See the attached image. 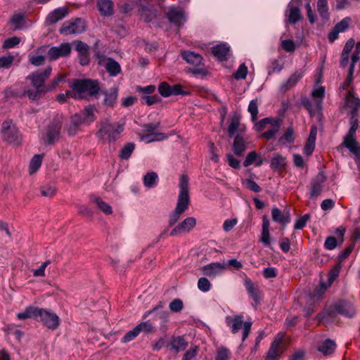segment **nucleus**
I'll use <instances>...</instances> for the list:
<instances>
[{
  "mask_svg": "<svg viewBox=\"0 0 360 360\" xmlns=\"http://www.w3.org/2000/svg\"><path fill=\"white\" fill-rule=\"evenodd\" d=\"M167 15L169 22L174 23L178 27H180L186 20L183 11L177 8H172Z\"/></svg>",
  "mask_w": 360,
  "mask_h": 360,
  "instance_id": "20",
  "label": "nucleus"
},
{
  "mask_svg": "<svg viewBox=\"0 0 360 360\" xmlns=\"http://www.w3.org/2000/svg\"><path fill=\"white\" fill-rule=\"evenodd\" d=\"M286 165L285 158L278 153L274 154L271 161V167L274 171L281 172Z\"/></svg>",
  "mask_w": 360,
  "mask_h": 360,
  "instance_id": "29",
  "label": "nucleus"
},
{
  "mask_svg": "<svg viewBox=\"0 0 360 360\" xmlns=\"http://www.w3.org/2000/svg\"><path fill=\"white\" fill-rule=\"evenodd\" d=\"M226 321L233 334L237 333L240 329L243 330L242 341L244 342L250 333L252 322H244L243 316L240 315L233 317L228 316Z\"/></svg>",
  "mask_w": 360,
  "mask_h": 360,
  "instance_id": "9",
  "label": "nucleus"
},
{
  "mask_svg": "<svg viewBox=\"0 0 360 360\" xmlns=\"http://www.w3.org/2000/svg\"><path fill=\"white\" fill-rule=\"evenodd\" d=\"M61 124L60 122H53L49 126L47 131V143L52 144L60 138Z\"/></svg>",
  "mask_w": 360,
  "mask_h": 360,
  "instance_id": "24",
  "label": "nucleus"
},
{
  "mask_svg": "<svg viewBox=\"0 0 360 360\" xmlns=\"http://www.w3.org/2000/svg\"><path fill=\"white\" fill-rule=\"evenodd\" d=\"M354 90V87L351 86L345 96L346 105L351 108V115H358V111L360 108V99L355 96Z\"/></svg>",
  "mask_w": 360,
  "mask_h": 360,
  "instance_id": "18",
  "label": "nucleus"
},
{
  "mask_svg": "<svg viewBox=\"0 0 360 360\" xmlns=\"http://www.w3.org/2000/svg\"><path fill=\"white\" fill-rule=\"evenodd\" d=\"M243 184L248 189L255 193H259L262 191V188L255 181L252 179H245L243 181Z\"/></svg>",
  "mask_w": 360,
  "mask_h": 360,
  "instance_id": "60",
  "label": "nucleus"
},
{
  "mask_svg": "<svg viewBox=\"0 0 360 360\" xmlns=\"http://www.w3.org/2000/svg\"><path fill=\"white\" fill-rule=\"evenodd\" d=\"M1 134L3 141L8 144L19 146L22 143V136L11 120H5L2 123Z\"/></svg>",
  "mask_w": 360,
  "mask_h": 360,
  "instance_id": "5",
  "label": "nucleus"
},
{
  "mask_svg": "<svg viewBox=\"0 0 360 360\" xmlns=\"http://www.w3.org/2000/svg\"><path fill=\"white\" fill-rule=\"evenodd\" d=\"M199 351L198 346L191 347L184 354L182 360H192L193 359Z\"/></svg>",
  "mask_w": 360,
  "mask_h": 360,
  "instance_id": "58",
  "label": "nucleus"
},
{
  "mask_svg": "<svg viewBox=\"0 0 360 360\" xmlns=\"http://www.w3.org/2000/svg\"><path fill=\"white\" fill-rule=\"evenodd\" d=\"M14 56L12 55H8L6 56H2L0 58V68H9L13 61H14Z\"/></svg>",
  "mask_w": 360,
  "mask_h": 360,
  "instance_id": "57",
  "label": "nucleus"
},
{
  "mask_svg": "<svg viewBox=\"0 0 360 360\" xmlns=\"http://www.w3.org/2000/svg\"><path fill=\"white\" fill-rule=\"evenodd\" d=\"M71 47L69 43L61 44L59 46L51 47L47 56L51 60H55L60 57H65L70 55Z\"/></svg>",
  "mask_w": 360,
  "mask_h": 360,
  "instance_id": "17",
  "label": "nucleus"
},
{
  "mask_svg": "<svg viewBox=\"0 0 360 360\" xmlns=\"http://www.w3.org/2000/svg\"><path fill=\"white\" fill-rule=\"evenodd\" d=\"M85 30L84 22L81 19H76L73 22H65L60 30L64 34H79Z\"/></svg>",
  "mask_w": 360,
  "mask_h": 360,
  "instance_id": "13",
  "label": "nucleus"
},
{
  "mask_svg": "<svg viewBox=\"0 0 360 360\" xmlns=\"http://www.w3.org/2000/svg\"><path fill=\"white\" fill-rule=\"evenodd\" d=\"M195 219L193 217H188L172 230L170 236H176L182 233H188L195 226Z\"/></svg>",
  "mask_w": 360,
  "mask_h": 360,
  "instance_id": "16",
  "label": "nucleus"
},
{
  "mask_svg": "<svg viewBox=\"0 0 360 360\" xmlns=\"http://www.w3.org/2000/svg\"><path fill=\"white\" fill-rule=\"evenodd\" d=\"M351 21H352V20L349 17H346V18H343L340 22L337 23L334 27L339 32H343L349 27V24L351 23Z\"/></svg>",
  "mask_w": 360,
  "mask_h": 360,
  "instance_id": "55",
  "label": "nucleus"
},
{
  "mask_svg": "<svg viewBox=\"0 0 360 360\" xmlns=\"http://www.w3.org/2000/svg\"><path fill=\"white\" fill-rule=\"evenodd\" d=\"M272 219L274 221L282 224H286L290 222L289 214H285L278 208L274 207L271 211Z\"/></svg>",
  "mask_w": 360,
  "mask_h": 360,
  "instance_id": "33",
  "label": "nucleus"
},
{
  "mask_svg": "<svg viewBox=\"0 0 360 360\" xmlns=\"http://www.w3.org/2000/svg\"><path fill=\"white\" fill-rule=\"evenodd\" d=\"M255 163V166L259 167L263 164V160L255 151L250 152L243 162L245 167H248Z\"/></svg>",
  "mask_w": 360,
  "mask_h": 360,
  "instance_id": "32",
  "label": "nucleus"
},
{
  "mask_svg": "<svg viewBox=\"0 0 360 360\" xmlns=\"http://www.w3.org/2000/svg\"><path fill=\"white\" fill-rule=\"evenodd\" d=\"M143 103H145L148 105H152L160 101V97L158 95L153 96H142L141 98Z\"/></svg>",
  "mask_w": 360,
  "mask_h": 360,
  "instance_id": "59",
  "label": "nucleus"
},
{
  "mask_svg": "<svg viewBox=\"0 0 360 360\" xmlns=\"http://www.w3.org/2000/svg\"><path fill=\"white\" fill-rule=\"evenodd\" d=\"M160 123L157 124H148L143 126V131L145 133L143 136H141V139L142 140L147 139H149L150 136L155 132L156 129L159 127Z\"/></svg>",
  "mask_w": 360,
  "mask_h": 360,
  "instance_id": "45",
  "label": "nucleus"
},
{
  "mask_svg": "<svg viewBox=\"0 0 360 360\" xmlns=\"http://www.w3.org/2000/svg\"><path fill=\"white\" fill-rule=\"evenodd\" d=\"M248 111L251 114L252 120L256 121L258 114V103L257 100H252L248 106Z\"/></svg>",
  "mask_w": 360,
  "mask_h": 360,
  "instance_id": "52",
  "label": "nucleus"
},
{
  "mask_svg": "<svg viewBox=\"0 0 360 360\" xmlns=\"http://www.w3.org/2000/svg\"><path fill=\"white\" fill-rule=\"evenodd\" d=\"M105 68L109 75L112 77H115L121 72V67L119 63L111 58L107 59Z\"/></svg>",
  "mask_w": 360,
  "mask_h": 360,
  "instance_id": "31",
  "label": "nucleus"
},
{
  "mask_svg": "<svg viewBox=\"0 0 360 360\" xmlns=\"http://www.w3.org/2000/svg\"><path fill=\"white\" fill-rule=\"evenodd\" d=\"M97 6L101 15L103 16L113 14L114 4L111 0H98Z\"/></svg>",
  "mask_w": 360,
  "mask_h": 360,
  "instance_id": "26",
  "label": "nucleus"
},
{
  "mask_svg": "<svg viewBox=\"0 0 360 360\" xmlns=\"http://www.w3.org/2000/svg\"><path fill=\"white\" fill-rule=\"evenodd\" d=\"M24 15L20 13H17L13 15L11 19V23L14 25V30H18L22 27L23 24Z\"/></svg>",
  "mask_w": 360,
  "mask_h": 360,
  "instance_id": "54",
  "label": "nucleus"
},
{
  "mask_svg": "<svg viewBox=\"0 0 360 360\" xmlns=\"http://www.w3.org/2000/svg\"><path fill=\"white\" fill-rule=\"evenodd\" d=\"M158 174L155 172L147 173L143 179V184L147 188H153L155 186L158 180Z\"/></svg>",
  "mask_w": 360,
  "mask_h": 360,
  "instance_id": "44",
  "label": "nucleus"
},
{
  "mask_svg": "<svg viewBox=\"0 0 360 360\" xmlns=\"http://www.w3.org/2000/svg\"><path fill=\"white\" fill-rule=\"evenodd\" d=\"M310 219V215L307 214L301 217H300L295 222L294 229L297 230L302 229L305 226L307 222Z\"/></svg>",
  "mask_w": 360,
  "mask_h": 360,
  "instance_id": "62",
  "label": "nucleus"
},
{
  "mask_svg": "<svg viewBox=\"0 0 360 360\" xmlns=\"http://www.w3.org/2000/svg\"><path fill=\"white\" fill-rule=\"evenodd\" d=\"M70 87L81 96L79 99L97 97L101 89L98 82L91 79H76Z\"/></svg>",
  "mask_w": 360,
  "mask_h": 360,
  "instance_id": "4",
  "label": "nucleus"
},
{
  "mask_svg": "<svg viewBox=\"0 0 360 360\" xmlns=\"http://www.w3.org/2000/svg\"><path fill=\"white\" fill-rule=\"evenodd\" d=\"M83 123H86L83 119L82 115L75 114L71 117V127L70 130L74 131V133L77 130L78 127L82 124Z\"/></svg>",
  "mask_w": 360,
  "mask_h": 360,
  "instance_id": "48",
  "label": "nucleus"
},
{
  "mask_svg": "<svg viewBox=\"0 0 360 360\" xmlns=\"http://www.w3.org/2000/svg\"><path fill=\"white\" fill-rule=\"evenodd\" d=\"M316 134L317 128L316 126H312L311 127L309 136L304 147V153L307 156L311 155L314 150Z\"/></svg>",
  "mask_w": 360,
  "mask_h": 360,
  "instance_id": "22",
  "label": "nucleus"
},
{
  "mask_svg": "<svg viewBox=\"0 0 360 360\" xmlns=\"http://www.w3.org/2000/svg\"><path fill=\"white\" fill-rule=\"evenodd\" d=\"M230 51L229 46L226 44H220L212 48V54L219 60H227V55Z\"/></svg>",
  "mask_w": 360,
  "mask_h": 360,
  "instance_id": "25",
  "label": "nucleus"
},
{
  "mask_svg": "<svg viewBox=\"0 0 360 360\" xmlns=\"http://www.w3.org/2000/svg\"><path fill=\"white\" fill-rule=\"evenodd\" d=\"M288 21L290 24H295L302 19V14L300 8L294 6V2L291 1L288 6Z\"/></svg>",
  "mask_w": 360,
  "mask_h": 360,
  "instance_id": "27",
  "label": "nucleus"
},
{
  "mask_svg": "<svg viewBox=\"0 0 360 360\" xmlns=\"http://www.w3.org/2000/svg\"><path fill=\"white\" fill-rule=\"evenodd\" d=\"M139 335V329L135 327L133 330L127 332L122 338V342L127 343L134 340Z\"/></svg>",
  "mask_w": 360,
  "mask_h": 360,
  "instance_id": "56",
  "label": "nucleus"
},
{
  "mask_svg": "<svg viewBox=\"0 0 360 360\" xmlns=\"http://www.w3.org/2000/svg\"><path fill=\"white\" fill-rule=\"evenodd\" d=\"M139 329V333L143 332L150 333L155 331L153 326L148 321L141 322L136 326Z\"/></svg>",
  "mask_w": 360,
  "mask_h": 360,
  "instance_id": "51",
  "label": "nucleus"
},
{
  "mask_svg": "<svg viewBox=\"0 0 360 360\" xmlns=\"http://www.w3.org/2000/svg\"><path fill=\"white\" fill-rule=\"evenodd\" d=\"M38 319L44 326L51 330L56 329L60 325L59 317L55 313L44 309L39 308Z\"/></svg>",
  "mask_w": 360,
  "mask_h": 360,
  "instance_id": "12",
  "label": "nucleus"
},
{
  "mask_svg": "<svg viewBox=\"0 0 360 360\" xmlns=\"http://www.w3.org/2000/svg\"><path fill=\"white\" fill-rule=\"evenodd\" d=\"M188 346V342L183 336H173L168 347L169 349L178 354L181 350H184Z\"/></svg>",
  "mask_w": 360,
  "mask_h": 360,
  "instance_id": "23",
  "label": "nucleus"
},
{
  "mask_svg": "<svg viewBox=\"0 0 360 360\" xmlns=\"http://www.w3.org/2000/svg\"><path fill=\"white\" fill-rule=\"evenodd\" d=\"M124 130V125L120 123H111L108 121L101 124V128L96 135L102 139H106L109 143L115 142Z\"/></svg>",
  "mask_w": 360,
  "mask_h": 360,
  "instance_id": "7",
  "label": "nucleus"
},
{
  "mask_svg": "<svg viewBox=\"0 0 360 360\" xmlns=\"http://www.w3.org/2000/svg\"><path fill=\"white\" fill-rule=\"evenodd\" d=\"M282 124L280 118L266 117L255 124V129L257 131H262L267 125L271 126V129L263 132L261 137L270 140L273 139L278 133Z\"/></svg>",
  "mask_w": 360,
  "mask_h": 360,
  "instance_id": "8",
  "label": "nucleus"
},
{
  "mask_svg": "<svg viewBox=\"0 0 360 360\" xmlns=\"http://www.w3.org/2000/svg\"><path fill=\"white\" fill-rule=\"evenodd\" d=\"M43 155H35L31 160L29 167L30 174L35 173L41 165Z\"/></svg>",
  "mask_w": 360,
  "mask_h": 360,
  "instance_id": "43",
  "label": "nucleus"
},
{
  "mask_svg": "<svg viewBox=\"0 0 360 360\" xmlns=\"http://www.w3.org/2000/svg\"><path fill=\"white\" fill-rule=\"evenodd\" d=\"M66 77L65 74H58L56 77H54L49 84H47L48 91H51L56 88L58 84L63 81Z\"/></svg>",
  "mask_w": 360,
  "mask_h": 360,
  "instance_id": "49",
  "label": "nucleus"
},
{
  "mask_svg": "<svg viewBox=\"0 0 360 360\" xmlns=\"http://www.w3.org/2000/svg\"><path fill=\"white\" fill-rule=\"evenodd\" d=\"M349 122L351 127L344 138L343 145L348 148L352 153L360 158V146H359L356 140V131L359 127L357 115H351Z\"/></svg>",
  "mask_w": 360,
  "mask_h": 360,
  "instance_id": "6",
  "label": "nucleus"
},
{
  "mask_svg": "<svg viewBox=\"0 0 360 360\" xmlns=\"http://www.w3.org/2000/svg\"><path fill=\"white\" fill-rule=\"evenodd\" d=\"M179 187V194L176 206L169 217V225L170 226L174 225L179 221L181 214L188 209L191 202L188 192V178L187 175L183 174L180 176Z\"/></svg>",
  "mask_w": 360,
  "mask_h": 360,
  "instance_id": "2",
  "label": "nucleus"
},
{
  "mask_svg": "<svg viewBox=\"0 0 360 360\" xmlns=\"http://www.w3.org/2000/svg\"><path fill=\"white\" fill-rule=\"evenodd\" d=\"M230 352L225 347L219 348L217 351L216 360H229Z\"/></svg>",
  "mask_w": 360,
  "mask_h": 360,
  "instance_id": "64",
  "label": "nucleus"
},
{
  "mask_svg": "<svg viewBox=\"0 0 360 360\" xmlns=\"http://www.w3.org/2000/svg\"><path fill=\"white\" fill-rule=\"evenodd\" d=\"M104 95L103 104L110 108H114L117 101L118 88L113 87L109 90L102 91Z\"/></svg>",
  "mask_w": 360,
  "mask_h": 360,
  "instance_id": "19",
  "label": "nucleus"
},
{
  "mask_svg": "<svg viewBox=\"0 0 360 360\" xmlns=\"http://www.w3.org/2000/svg\"><path fill=\"white\" fill-rule=\"evenodd\" d=\"M141 18L144 21L149 22L157 17V10L152 7L143 6L140 11Z\"/></svg>",
  "mask_w": 360,
  "mask_h": 360,
  "instance_id": "34",
  "label": "nucleus"
},
{
  "mask_svg": "<svg viewBox=\"0 0 360 360\" xmlns=\"http://www.w3.org/2000/svg\"><path fill=\"white\" fill-rule=\"evenodd\" d=\"M82 115L84 122L87 124L91 123L96 120L94 108L91 105L84 108Z\"/></svg>",
  "mask_w": 360,
  "mask_h": 360,
  "instance_id": "47",
  "label": "nucleus"
},
{
  "mask_svg": "<svg viewBox=\"0 0 360 360\" xmlns=\"http://www.w3.org/2000/svg\"><path fill=\"white\" fill-rule=\"evenodd\" d=\"M245 286L248 292L252 297L255 302H257L259 298V291L253 282L250 278H246L245 280Z\"/></svg>",
  "mask_w": 360,
  "mask_h": 360,
  "instance_id": "39",
  "label": "nucleus"
},
{
  "mask_svg": "<svg viewBox=\"0 0 360 360\" xmlns=\"http://www.w3.org/2000/svg\"><path fill=\"white\" fill-rule=\"evenodd\" d=\"M171 86L169 85L167 82H162L158 86L159 93L163 97H168L171 96Z\"/></svg>",
  "mask_w": 360,
  "mask_h": 360,
  "instance_id": "61",
  "label": "nucleus"
},
{
  "mask_svg": "<svg viewBox=\"0 0 360 360\" xmlns=\"http://www.w3.org/2000/svg\"><path fill=\"white\" fill-rule=\"evenodd\" d=\"M91 201L95 202L99 210H101L105 214L109 215L112 214V207L103 201L100 197H91Z\"/></svg>",
  "mask_w": 360,
  "mask_h": 360,
  "instance_id": "36",
  "label": "nucleus"
},
{
  "mask_svg": "<svg viewBox=\"0 0 360 360\" xmlns=\"http://www.w3.org/2000/svg\"><path fill=\"white\" fill-rule=\"evenodd\" d=\"M226 269L227 265L225 263L213 262L202 266L200 270L203 275L212 278L223 273Z\"/></svg>",
  "mask_w": 360,
  "mask_h": 360,
  "instance_id": "14",
  "label": "nucleus"
},
{
  "mask_svg": "<svg viewBox=\"0 0 360 360\" xmlns=\"http://www.w3.org/2000/svg\"><path fill=\"white\" fill-rule=\"evenodd\" d=\"M311 96L313 98H319L320 100L316 102V109L317 110H321L322 109V98L325 96V88L323 86H320L318 89H314L312 91Z\"/></svg>",
  "mask_w": 360,
  "mask_h": 360,
  "instance_id": "46",
  "label": "nucleus"
},
{
  "mask_svg": "<svg viewBox=\"0 0 360 360\" xmlns=\"http://www.w3.org/2000/svg\"><path fill=\"white\" fill-rule=\"evenodd\" d=\"M287 341L285 333H279L275 337L266 354V360H277L287 349Z\"/></svg>",
  "mask_w": 360,
  "mask_h": 360,
  "instance_id": "10",
  "label": "nucleus"
},
{
  "mask_svg": "<svg viewBox=\"0 0 360 360\" xmlns=\"http://www.w3.org/2000/svg\"><path fill=\"white\" fill-rule=\"evenodd\" d=\"M182 58L188 63L193 65L195 68L192 70V72L195 75L201 74L205 75L207 72L203 68L202 57L195 52L185 51L181 52Z\"/></svg>",
  "mask_w": 360,
  "mask_h": 360,
  "instance_id": "11",
  "label": "nucleus"
},
{
  "mask_svg": "<svg viewBox=\"0 0 360 360\" xmlns=\"http://www.w3.org/2000/svg\"><path fill=\"white\" fill-rule=\"evenodd\" d=\"M41 196L53 198L57 193V188L53 184L43 185L39 188Z\"/></svg>",
  "mask_w": 360,
  "mask_h": 360,
  "instance_id": "40",
  "label": "nucleus"
},
{
  "mask_svg": "<svg viewBox=\"0 0 360 360\" xmlns=\"http://www.w3.org/2000/svg\"><path fill=\"white\" fill-rule=\"evenodd\" d=\"M240 117L238 115H234L231 118V122L228 127V134L229 136H233L238 130H241Z\"/></svg>",
  "mask_w": 360,
  "mask_h": 360,
  "instance_id": "41",
  "label": "nucleus"
},
{
  "mask_svg": "<svg viewBox=\"0 0 360 360\" xmlns=\"http://www.w3.org/2000/svg\"><path fill=\"white\" fill-rule=\"evenodd\" d=\"M169 309L172 312H179L184 307L183 302L180 299H174L169 304Z\"/></svg>",
  "mask_w": 360,
  "mask_h": 360,
  "instance_id": "63",
  "label": "nucleus"
},
{
  "mask_svg": "<svg viewBox=\"0 0 360 360\" xmlns=\"http://www.w3.org/2000/svg\"><path fill=\"white\" fill-rule=\"evenodd\" d=\"M317 10L320 16L324 20H328L330 14L328 13L327 0H318Z\"/></svg>",
  "mask_w": 360,
  "mask_h": 360,
  "instance_id": "42",
  "label": "nucleus"
},
{
  "mask_svg": "<svg viewBox=\"0 0 360 360\" xmlns=\"http://www.w3.org/2000/svg\"><path fill=\"white\" fill-rule=\"evenodd\" d=\"M51 66H48L44 70H37L30 73L26 77V80L30 81L34 89H25L22 96H27L32 101H36L42 97L48 92L45 82L51 76Z\"/></svg>",
  "mask_w": 360,
  "mask_h": 360,
  "instance_id": "1",
  "label": "nucleus"
},
{
  "mask_svg": "<svg viewBox=\"0 0 360 360\" xmlns=\"http://www.w3.org/2000/svg\"><path fill=\"white\" fill-rule=\"evenodd\" d=\"M246 149V143L240 135L238 134L235 136L233 143V151L237 156H242Z\"/></svg>",
  "mask_w": 360,
  "mask_h": 360,
  "instance_id": "28",
  "label": "nucleus"
},
{
  "mask_svg": "<svg viewBox=\"0 0 360 360\" xmlns=\"http://www.w3.org/2000/svg\"><path fill=\"white\" fill-rule=\"evenodd\" d=\"M39 307H27L23 312L18 313L17 318L20 320L33 319L38 320Z\"/></svg>",
  "mask_w": 360,
  "mask_h": 360,
  "instance_id": "30",
  "label": "nucleus"
},
{
  "mask_svg": "<svg viewBox=\"0 0 360 360\" xmlns=\"http://www.w3.org/2000/svg\"><path fill=\"white\" fill-rule=\"evenodd\" d=\"M355 313V309L350 302L341 300L325 309L323 312L317 315L316 318L319 321H322L327 318H333L336 314L352 318Z\"/></svg>",
  "mask_w": 360,
  "mask_h": 360,
  "instance_id": "3",
  "label": "nucleus"
},
{
  "mask_svg": "<svg viewBox=\"0 0 360 360\" xmlns=\"http://www.w3.org/2000/svg\"><path fill=\"white\" fill-rule=\"evenodd\" d=\"M248 74V68L247 66L243 63L241 64L238 70L234 72L233 77L236 80L239 79H244L246 78Z\"/></svg>",
  "mask_w": 360,
  "mask_h": 360,
  "instance_id": "50",
  "label": "nucleus"
},
{
  "mask_svg": "<svg viewBox=\"0 0 360 360\" xmlns=\"http://www.w3.org/2000/svg\"><path fill=\"white\" fill-rule=\"evenodd\" d=\"M326 177L323 172H319L311 181L310 197L314 198L321 195Z\"/></svg>",
  "mask_w": 360,
  "mask_h": 360,
  "instance_id": "15",
  "label": "nucleus"
},
{
  "mask_svg": "<svg viewBox=\"0 0 360 360\" xmlns=\"http://www.w3.org/2000/svg\"><path fill=\"white\" fill-rule=\"evenodd\" d=\"M135 143L132 142L127 143L120 150L119 158L121 160H128L133 152L135 150Z\"/></svg>",
  "mask_w": 360,
  "mask_h": 360,
  "instance_id": "35",
  "label": "nucleus"
},
{
  "mask_svg": "<svg viewBox=\"0 0 360 360\" xmlns=\"http://www.w3.org/2000/svg\"><path fill=\"white\" fill-rule=\"evenodd\" d=\"M303 75L301 71H296L288 78V81L283 84L284 90H289L293 87L302 77Z\"/></svg>",
  "mask_w": 360,
  "mask_h": 360,
  "instance_id": "38",
  "label": "nucleus"
},
{
  "mask_svg": "<svg viewBox=\"0 0 360 360\" xmlns=\"http://www.w3.org/2000/svg\"><path fill=\"white\" fill-rule=\"evenodd\" d=\"M68 13V9L65 7L56 8L48 15L46 19V23L48 25L55 24L64 18Z\"/></svg>",
  "mask_w": 360,
  "mask_h": 360,
  "instance_id": "21",
  "label": "nucleus"
},
{
  "mask_svg": "<svg viewBox=\"0 0 360 360\" xmlns=\"http://www.w3.org/2000/svg\"><path fill=\"white\" fill-rule=\"evenodd\" d=\"M335 342L330 339H327L319 347L318 349L326 356L331 354L335 351Z\"/></svg>",
  "mask_w": 360,
  "mask_h": 360,
  "instance_id": "37",
  "label": "nucleus"
},
{
  "mask_svg": "<svg viewBox=\"0 0 360 360\" xmlns=\"http://www.w3.org/2000/svg\"><path fill=\"white\" fill-rule=\"evenodd\" d=\"M211 286V283L207 278L201 277L198 279V288L202 292H207L210 290Z\"/></svg>",
  "mask_w": 360,
  "mask_h": 360,
  "instance_id": "53",
  "label": "nucleus"
}]
</instances>
